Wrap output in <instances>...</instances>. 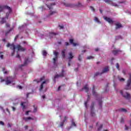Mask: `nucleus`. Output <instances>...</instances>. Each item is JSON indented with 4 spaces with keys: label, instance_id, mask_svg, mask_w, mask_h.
I'll list each match as a JSON object with an SVG mask.
<instances>
[{
    "label": "nucleus",
    "instance_id": "1",
    "mask_svg": "<svg viewBox=\"0 0 131 131\" xmlns=\"http://www.w3.org/2000/svg\"><path fill=\"white\" fill-rule=\"evenodd\" d=\"M7 48H10L11 50H13L14 52L15 50H17V51H20V52H24L26 49L24 48H23L20 45H17L15 46L14 44H10L8 43L7 45Z\"/></svg>",
    "mask_w": 131,
    "mask_h": 131
},
{
    "label": "nucleus",
    "instance_id": "2",
    "mask_svg": "<svg viewBox=\"0 0 131 131\" xmlns=\"http://www.w3.org/2000/svg\"><path fill=\"white\" fill-rule=\"evenodd\" d=\"M5 10H7V11L6 13V17L7 19H8L9 17V15L12 13V8L11 7L7 6V5H2L0 6V12H3V11H5Z\"/></svg>",
    "mask_w": 131,
    "mask_h": 131
},
{
    "label": "nucleus",
    "instance_id": "3",
    "mask_svg": "<svg viewBox=\"0 0 131 131\" xmlns=\"http://www.w3.org/2000/svg\"><path fill=\"white\" fill-rule=\"evenodd\" d=\"M1 82H3L4 81H6V84L8 85V84H10L13 82V78L12 77H7L6 80L3 79L2 77L0 78Z\"/></svg>",
    "mask_w": 131,
    "mask_h": 131
},
{
    "label": "nucleus",
    "instance_id": "4",
    "mask_svg": "<svg viewBox=\"0 0 131 131\" xmlns=\"http://www.w3.org/2000/svg\"><path fill=\"white\" fill-rule=\"evenodd\" d=\"M120 94L124 98H125V99H129V98H130V94L125 92V90L121 91Z\"/></svg>",
    "mask_w": 131,
    "mask_h": 131
},
{
    "label": "nucleus",
    "instance_id": "5",
    "mask_svg": "<svg viewBox=\"0 0 131 131\" xmlns=\"http://www.w3.org/2000/svg\"><path fill=\"white\" fill-rule=\"evenodd\" d=\"M129 79L128 80L127 85L125 87V90H130V83H131V73L129 74Z\"/></svg>",
    "mask_w": 131,
    "mask_h": 131
},
{
    "label": "nucleus",
    "instance_id": "6",
    "mask_svg": "<svg viewBox=\"0 0 131 131\" xmlns=\"http://www.w3.org/2000/svg\"><path fill=\"white\" fill-rule=\"evenodd\" d=\"M54 55L55 57L53 58V63L54 65H57V60H58V55H59V53L57 52L54 51Z\"/></svg>",
    "mask_w": 131,
    "mask_h": 131
},
{
    "label": "nucleus",
    "instance_id": "7",
    "mask_svg": "<svg viewBox=\"0 0 131 131\" xmlns=\"http://www.w3.org/2000/svg\"><path fill=\"white\" fill-rule=\"evenodd\" d=\"M108 71H109V67H106L103 69V70H102V73L97 72L95 73V76H97V75L103 74V73H106V72H108Z\"/></svg>",
    "mask_w": 131,
    "mask_h": 131
},
{
    "label": "nucleus",
    "instance_id": "8",
    "mask_svg": "<svg viewBox=\"0 0 131 131\" xmlns=\"http://www.w3.org/2000/svg\"><path fill=\"white\" fill-rule=\"evenodd\" d=\"M103 18H104V19L107 22H108L110 24H113V23H114L112 19L110 18V17L104 16Z\"/></svg>",
    "mask_w": 131,
    "mask_h": 131
},
{
    "label": "nucleus",
    "instance_id": "9",
    "mask_svg": "<svg viewBox=\"0 0 131 131\" xmlns=\"http://www.w3.org/2000/svg\"><path fill=\"white\" fill-rule=\"evenodd\" d=\"M46 83H47V81H43V82H42L40 86V88L39 89V91L40 92L42 90V89H43V86H45V85H46Z\"/></svg>",
    "mask_w": 131,
    "mask_h": 131
},
{
    "label": "nucleus",
    "instance_id": "10",
    "mask_svg": "<svg viewBox=\"0 0 131 131\" xmlns=\"http://www.w3.org/2000/svg\"><path fill=\"white\" fill-rule=\"evenodd\" d=\"M70 42L71 45H72L73 47H76V46H78L79 44L78 43H74L73 39H70Z\"/></svg>",
    "mask_w": 131,
    "mask_h": 131
},
{
    "label": "nucleus",
    "instance_id": "11",
    "mask_svg": "<svg viewBox=\"0 0 131 131\" xmlns=\"http://www.w3.org/2000/svg\"><path fill=\"white\" fill-rule=\"evenodd\" d=\"M63 76H64V74L63 73H62V74L59 75H55V76H54V81L55 80H56V79H57V78H59V77H63Z\"/></svg>",
    "mask_w": 131,
    "mask_h": 131
},
{
    "label": "nucleus",
    "instance_id": "12",
    "mask_svg": "<svg viewBox=\"0 0 131 131\" xmlns=\"http://www.w3.org/2000/svg\"><path fill=\"white\" fill-rule=\"evenodd\" d=\"M55 14H57L56 10L50 11L49 13V16H53V15H55Z\"/></svg>",
    "mask_w": 131,
    "mask_h": 131
},
{
    "label": "nucleus",
    "instance_id": "13",
    "mask_svg": "<svg viewBox=\"0 0 131 131\" xmlns=\"http://www.w3.org/2000/svg\"><path fill=\"white\" fill-rule=\"evenodd\" d=\"M27 104H28L27 102H23L21 103V106L23 107V109H24L26 106H27Z\"/></svg>",
    "mask_w": 131,
    "mask_h": 131
},
{
    "label": "nucleus",
    "instance_id": "14",
    "mask_svg": "<svg viewBox=\"0 0 131 131\" xmlns=\"http://www.w3.org/2000/svg\"><path fill=\"white\" fill-rule=\"evenodd\" d=\"M29 63H30V61H29V59H28V58H27L25 60V63L23 65H22V66H25L27 65V64H28Z\"/></svg>",
    "mask_w": 131,
    "mask_h": 131
},
{
    "label": "nucleus",
    "instance_id": "15",
    "mask_svg": "<svg viewBox=\"0 0 131 131\" xmlns=\"http://www.w3.org/2000/svg\"><path fill=\"white\" fill-rule=\"evenodd\" d=\"M73 55L72 54V53L70 52L69 54L68 59L70 61V60H71V59H73Z\"/></svg>",
    "mask_w": 131,
    "mask_h": 131
},
{
    "label": "nucleus",
    "instance_id": "16",
    "mask_svg": "<svg viewBox=\"0 0 131 131\" xmlns=\"http://www.w3.org/2000/svg\"><path fill=\"white\" fill-rule=\"evenodd\" d=\"M64 5L66 7H70V8H72L74 6L73 4H71L70 3H64Z\"/></svg>",
    "mask_w": 131,
    "mask_h": 131
},
{
    "label": "nucleus",
    "instance_id": "17",
    "mask_svg": "<svg viewBox=\"0 0 131 131\" xmlns=\"http://www.w3.org/2000/svg\"><path fill=\"white\" fill-rule=\"evenodd\" d=\"M32 119H33L31 117L24 118L25 121H29V120H32Z\"/></svg>",
    "mask_w": 131,
    "mask_h": 131
},
{
    "label": "nucleus",
    "instance_id": "18",
    "mask_svg": "<svg viewBox=\"0 0 131 131\" xmlns=\"http://www.w3.org/2000/svg\"><path fill=\"white\" fill-rule=\"evenodd\" d=\"M122 27V25L119 23H117L116 24V28L117 29L118 28H121Z\"/></svg>",
    "mask_w": 131,
    "mask_h": 131
},
{
    "label": "nucleus",
    "instance_id": "19",
    "mask_svg": "<svg viewBox=\"0 0 131 131\" xmlns=\"http://www.w3.org/2000/svg\"><path fill=\"white\" fill-rule=\"evenodd\" d=\"M53 6H55V3L51 4L50 5H47V7L49 8V10H52V9H53Z\"/></svg>",
    "mask_w": 131,
    "mask_h": 131
},
{
    "label": "nucleus",
    "instance_id": "20",
    "mask_svg": "<svg viewBox=\"0 0 131 131\" xmlns=\"http://www.w3.org/2000/svg\"><path fill=\"white\" fill-rule=\"evenodd\" d=\"M83 90H84L86 92H89V86H88V85H85L83 88Z\"/></svg>",
    "mask_w": 131,
    "mask_h": 131
},
{
    "label": "nucleus",
    "instance_id": "21",
    "mask_svg": "<svg viewBox=\"0 0 131 131\" xmlns=\"http://www.w3.org/2000/svg\"><path fill=\"white\" fill-rule=\"evenodd\" d=\"M119 52V50L115 49L113 51V53L114 54V55H117Z\"/></svg>",
    "mask_w": 131,
    "mask_h": 131
},
{
    "label": "nucleus",
    "instance_id": "22",
    "mask_svg": "<svg viewBox=\"0 0 131 131\" xmlns=\"http://www.w3.org/2000/svg\"><path fill=\"white\" fill-rule=\"evenodd\" d=\"M6 22V18H3L0 21V24H4V23H5Z\"/></svg>",
    "mask_w": 131,
    "mask_h": 131
},
{
    "label": "nucleus",
    "instance_id": "23",
    "mask_svg": "<svg viewBox=\"0 0 131 131\" xmlns=\"http://www.w3.org/2000/svg\"><path fill=\"white\" fill-rule=\"evenodd\" d=\"M94 21H95V22H97V23H101V22H100V20H99V18H98V17H94Z\"/></svg>",
    "mask_w": 131,
    "mask_h": 131
},
{
    "label": "nucleus",
    "instance_id": "24",
    "mask_svg": "<svg viewBox=\"0 0 131 131\" xmlns=\"http://www.w3.org/2000/svg\"><path fill=\"white\" fill-rule=\"evenodd\" d=\"M65 52H66V50H63L62 51L61 54L63 58H65Z\"/></svg>",
    "mask_w": 131,
    "mask_h": 131
},
{
    "label": "nucleus",
    "instance_id": "25",
    "mask_svg": "<svg viewBox=\"0 0 131 131\" xmlns=\"http://www.w3.org/2000/svg\"><path fill=\"white\" fill-rule=\"evenodd\" d=\"M67 119V117H65L64 119L63 120V122L60 123V126H63V123L65 122Z\"/></svg>",
    "mask_w": 131,
    "mask_h": 131
},
{
    "label": "nucleus",
    "instance_id": "26",
    "mask_svg": "<svg viewBox=\"0 0 131 131\" xmlns=\"http://www.w3.org/2000/svg\"><path fill=\"white\" fill-rule=\"evenodd\" d=\"M129 129V126L127 125H125V130H128Z\"/></svg>",
    "mask_w": 131,
    "mask_h": 131
},
{
    "label": "nucleus",
    "instance_id": "27",
    "mask_svg": "<svg viewBox=\"0 0 131 131\" xmlns=\"http://www.w3.org/2000/svg\"><path fill=\"white\" fill-rule=\"evenodd\" d=\"M3 71L4 73V74H7V73H9V72H8V71H6V70L5 69V68H3Z\"/></svg>",
    "mask_w": 131,
    "mask_h": 131
},
{
    "label": "nucleus",
    "instance_id": "28",
    "mask_svg": "<svg viewBox=\"0 0 131 131\" xmlns=\"http://www.w3.org/2000/svg\"><path fill=\"white\" fill-rule=\"evenodd\" d=\"M45 80V77H42V78H40V80L37 81V82H41L42 80Z\"/></svg>",
    "mask_w": 131,
    "mask_h": 131
},
{
    "label": "nucleus",
    "instance_id": "29",
    "mask_svg": "<svg viewBox=\"0 0 131 131\" xmlns=\"http://www.w3.org/2000/svg\"><path fill=\"white\" fill-rule=\"evenodd\" d=\"M48 53H47V51H46L45 50L42 51V55L43 56H47Z\"/></svg>",
    "mask_w": 131,
    "mask_h": 131
},
{
    "label": "nucleus",
    "instance_id": "30",
    "mask_svg": "<svg viewBox=\"0 0 131 131\" xmlns=\"http://www.w3.org/2000/svg\"><path fill=\"white\" fill-rule=\"evenodd\" d=\"M121 111H122V112H125V113L127 112V111L125 108H121Z\"/></svg>",
    "mask_w": 131,
    "mask_h": 131
},
{
    "label": "nucleus",
    "instance_id": "31",
    "mask_svg": "<svg viewBox=\"0 0 131 131\" xmlns=\"http://www.w3.org/2000/svg\"><path fill=\"white\" fill-rule=\"evenodd\" d=\"M119 81H124L125 79L123 78H119Z\"/></svg>",
    "mask_w": 131,
    "mask_h": 131
},
{
    "label": "nucleus",
    "instance_id": "32",
    "mask_svg": "<svg viewBox=\"0 0 131 131\" xmlns=\"http://www.w3.org/2000/svg\"><path fill=\"white\" fill-rule=\"evenodd\" d=\"M116 67L118 70H119V64L118 63L116 64Z\"/></svg>",
    "mask_w": 131,
    "mask_h": 131
},
{
    "label": "nucleus",
    "instance_id": "33",
    "mask_svg": "<svg viewBox=\"0 0 131 131\" xmlns=\"http://www.w3.org/2000/svg\"><path fill=\"white\" fill-rule=\"evenodd\" d=\"M59 29H64V26L63 25H59Z\"/></svg>",
    "mask_w": 131,
    "mask_h": 131
},
{
    "label": "nucleus",
    "instance_id": "34",
    "mask_svg": "<svg viewBox=\"0 0 131 131\" xmlns=\"http://www.w3.org/2000/svg\"><path fill=\"white\" fill-rule=\"evenodd\" d=\"M0 58L1 59H3V58H4V55H3V53L2 52L0 53Z\"/></svg>",
    "mask_w": 131,
    "mask_h": 131
},
{
    "label": "nucleus",
    "instance_id": "35",
    "mask_svg": "<svg viewBox=\"0 0 131 131\" xmlns=\"http://www.w3.org/2000/svg\"><path fill=\"white\" fill-rule=\"evenodd\" d=\"M87 59H88V60H91V59H94V57H93V56H88V57H87Z\"/></svg>",
    "mask_w": 131,
    "mask_h": 131
},
{
    "label": "nucleus",
    "instance_id": "36",
    "mask_svg": "<svg viewBox=\"0 0 131 131\" xmlns=\"http://www.w3.org/2000/svg\"><path fill=\"white\" fill-rule=\"evenodd\" d=\"M112 6H113L114 7H118V5H117V4L116 3H112Z\"/></svg>",
    "mask_w": 131,
    "mask_h": 131
},
{
    "label": "nucleus",
    "instance_id": "37",
    "mask_svg": "<svg viewBox=\"0 0 131 131\" xmlns=\"http://www.w3.org/2000/svg\"><path fill=\"white\" fill-rule=\"evenodd\" d=\"M122 73H123L124 75H125V74H126V70H123V71H122Z\"/></svg>",
    "mask_w": 131,
    "mask_h": 131
},
{
    "label": "nucleus",
    "instance_id": "38",
    "mask_svg": "<svg viewBox=\"0 0 131 131\" xmlns=\"http://www.w3.org/2000/svg\"><path fill=\"white\" fill-rule=\"evenodd\" d=\"M17 88L19 89V90H22V89H23V88L21 86H20V85L17 86Z\"/></svg>",
    "mask_w": 131,
    "mask_h": 131
},
{
    "label": "nucleus",
    "instance_id": "39",
    "mask_svg": "<svg viewBox=\"0 0 131 131\" xmlns=\"http://www.w3.org/2000/svg\"><path fill=\"white\" fill-rule=\"evenodd\" d=\"M72 125H73V126H76V124L73 121L72 122Z\"/></svg>",
    "mask_w": 131,
    "mask_h": 131
},
{
    "label": "nucleus",
    "instance_id": "40",
    "mask_svg": "<svg viewBox=\"0 0 131 131\" xmlns=\"http://www.w3.org/2000/svg\"><path fill=\"white\" fill-rule=\"evenodd\" d=\"M102 127H103V125H100L98 128V130H101V128H102Z\"/></svg>",
    "mask_w": 131,
    "mask_h": 131
},
{
    "label": "nucleus",
    "instance_id": "41",
    "mask_svg": "<svg viewBox=\"0 0 131 131\" xmlns=\"http://www.w3.org/2000/svg\"><path fill=\"white\" fill-rule=\"evenodd\" d=\"M4 122L0 121V125H4Z\"/></svg>",
    "mask_w": 131,
    "mask_h": 131
},
{
    "label": "nucleus",
    "instance_id": "42",
    "mask_svg": "<svg viewBox=\"0 0 131 131\" xmlns=\"http://www.w3.org/2000/svg\"><path fill=\"white\" fill-rule=\"evenodd\" d=\"M91 10H92L93 12H95V9L93 8V7H91Z\"/></svg>",
    "mask_w": 131,
    "mask_h": 131
},
{
    "label": "nucleus",
    "instance_id": "43",
    "mask_svg": "<svg viewBox=\"0 0 131 131\" xmlns=\"http://www.w3.org/2000/svg\"><path fill=\"white\" fill-rule=\"evenodd\" d=\"M81 59H82L81 56H79V57H78V60H79V61H80V60H81Z\"/></svg>",
    "mask_w": 131,
    "mask_h": 131
},
{
    "label": "nucleus",
    "instance_id": "44",
    "mask_svg": "<svg viewBox=\"0 0 131 131\" xmlns=\"http://www.w3.org/2000/svg\"><path fill=\"white\" fill-rule=\"evenodd\" d=\"M104 2H105V3H110V1L109 0H103Z\"/></svg>",
    "mask_w": 131,
    "mask_h": 131
},
{
    "label": "nucleus",
    "instance_id": "45",
    "mask_svg": "<svg viewBox=\"0 0 131 131\" xmlns=\"http://www.w3.org/2000/svg\"><path fill=\"white\" fill-rule=\"evenodd\" d=\"M65 45L66 46H69V43L68 42H66Z\"/></svg>",
    "mask_w": 131,
    "mask_h": 131
},
{
    "label": "nucleus",
    "instance_id": "46",
    "mask_svg": "<svg viewBox=\"0 0 131 131\" xmlns=\"http://www.w3.org/2000/svg\"><path fill=\"white\" fill-rule=\"evenodd\" d=\"M12 108L13 111H15L16 110V108H15L14 107H12Z\"/></svg>",
    "mask_w": 131,
    "mask_h": 131
},
{
    "label": "nucleus",
    "instance_id": "47",
    "mask_svg": "<svg viewBox=\"0 0 131 131\" xmlns=\"http://www.w3.org/2000/svg\"><path fill=\"white\" fill-rule=\"evenodd\" d=\"M24 128L25 129H27V128H28V126H25Z\"/></svg>",
    "mask_w": 131,
    "mask_h": 131
},
{
    "label": "nucleus",
    "instance_id": "48",
    "mask_svg": "<svg viewBox=\"0 0 131 131\" xmlns=\"http://www.w3.org/2000/svg\"><path fill=\"white\" fill-rule=\"evenodd\" d=\"M50 35H56V34L54 33H50Z\"/></svg>",
    "mask_w": 131,
    "mask_h": 131
},
{
    "label": "nucleus",
    "instance_id": "49",
    "mask_svg": "<svg viewBox=\"0 0 131 131\" xmlns=\"http://www.w3.org/2000/svg\"><path fill=\"white\" fill-rule=\"evenodd\" d=\"M91 114H92V116H94L95 115V113L92 112Z\"/></svg>",
    "mask_w": 131,
    "mask_h": 131
},
{
    "label": "nucleus",
    "instance_id": "50",
    "mask_svg": "<svg viewBox=\"0 0 131 131\" xmlns=\"http://www.w3.org/2000/svg\"><path fill=\"white\" fill-rule=\"evenodd\" d=\"M10 27V24H6V27Z\"/></svg>",
    "mask_w": 131,
    "mask_h": 131
},
{
    "label": "nucleus",
    "instance_id": "51",
    "mask_svg": "<svg viewBox=\"0 0 131 131\" xmlns=\"http://www.w3.org/2000/svg\"><path fill=\"white\" fill-rule=\"evenodd\" d=\"M29 112H30V111L26 112V115H28V113H29Z\"/></svg>",
    "mask_w": 131,
    "mask_h": 131
},
{
    "label": "nucleus",
    "instance_id": "52",
    "mask_svg": "<svg viewBox=\"0 0 131 131\" xmlns=\"http://www.w3.org/2000/svg\"><path fill=\"white\" fill-rule=\"evenodd\" d=\"M18 36V35L16 36V37L14 38V40H16L17 39Z\"/></svg>",
    "mask_w": 131,
    "mask_h": 131
},
{
    "label": "nucleus",
    "instance_id": "53",
    "mask_svg": "<svg viewBox=\"0 0 131 131\" xmlns=\"http://www.w3.org/2000/svg\"><path fill=\"white\" fill-rule=\"evenodd\" d=\"M86 104H88V102H85L84 105H85V106L86 107H87V106H86Z\"/></svg>",
    "mask_w": 131,
    "mask_h": 131
},
{
    "label": "nucleus",
    "instance_id": "54",
    "mask_svg": "<svg viewBox=\"0 0 131 131\" xmlns=\"http://www.w3.org/2000/svg\"><path fill=\"white\" fill-rule=\"evenodd\" d=\"M16 58H20V55H19V54H17L16 55Z\"/></svg>",
    "mask_w": 131,
    "mask_h": 131
},
{
    "label": "nucleus",
    "instance_id": "55",
    "mask_svg": "<svg viewBox=\"0 0 131 131\" xmlns=\"http://www.w3.org/2000/svg\"><path fill=\"white\" fill-rule=\"evenodd\" d=\"M30 94V93H28V94H27V98H28V96H29Z\"/></svg>",
    "mask_w": 131,
    "mask_h": 131
},
{
    "label": "nucleus",
    "instance_id": "56",
    "mask_svg": "<svg viewBox=\"0 0 131 131\" xmlns=\"http://www.w3.org/2000/svg\"><path fill=\"white\" fill-rule=\"evenodd\" d=\"M95 51H96V52H98V51H99V49H96Z\"/></svg>",
    "mask_w": 131,
    "mask_h": 131
},
{
    "label": "nucleus",
    "instance_id": "57",
    "mask_svg": "<svg viewBox=\"0 0 131 131\" xmlns=\"http://www.w3.org/2000/svg\"><path fill=\"white\" fill-rule=\"evenodd\" d=\"M42 99H45V98H46V97L45 96V95H43L42 96Z\"/></svg>",
    "mask_w": 131,
    "mask_h": 131
},
{
    "label": "nucleus",
    "instance_id": "58",
    "mask_svg": "<svg viewBox=\"0 0 131 131\" xmlns=\"http://www.w3.org/2000/svg\"><path fill=\"white\" fill-rule=\"evenodd\" d=\"M60 89H61V86L58 87V91H59L60 90Z\"/></svg>",
    "mask_w": 131,
    "mask_h": 131
},
{
    "label": "nucleus",
    "instance_id": "59",
    "mask_svg": "<svg viewBox=\"0 0 131 131\" xmlns=\"http://www.w3.org/2000/svg\"><path fill=\"white\" fill-rule=\"evenodd\" d=\"M121 122H123V119H122L121 120Z\"/></svg>",
    "mask_w": 131,
    "mask_h": 131
},
{
    "label": "nucleus",
    "instance_id": "60",
    "mask_svg": "<svg viewBox=\"0 0 131 131\" xmlns=\"http://www.w3.org/2000/svg\"><path fill=\"white\" fill-rule=\"evenodd\" d=\"M99 11H100L101 14H102V10L100 9Z\"/></svg>",
    "mask_w": 131,
    "mask_h": 131
},
{
    "label": "nucleus",
    "instance_id": "61",
    "mask_svg": "<svg viewBox=\"0 0 131 131\" xmlns=\"http://www.w3.org/2000/svg\"><path fill=\"white\" fill-rule=\"evenodd\" d=\"M36 111V108H34V112H35Z\"/></svg>",
    "mask_w": 131,
    "mask_h": 131
},
{
    "label": "nucleus",
    "instance_id": "62",
    "mask_svg": "<svg viewBox=\"0 0 131 131\" xmlns=\"http://www.w3.org/2000/svg\"><path fill=\"white\" fill-rule=\"evenodd\" d=\"M68 66H70V62L68 63Z\"/></svg>",
    "mask_w": 131,
    "mask_h": 131
},
{
    "label": "nucleus",
    "instance_id": "63",
    "mask_svg": "<svg viewBox=\"0 0 131 131\" xmlns=\"http://www.w3.org/2000/svg\"><path fill=\"white\" fill-rule=\"evenodd\" d=\"M93 95H95V91H93Z\"/></svg>",
    "mask_w": 131,
    "mask_h": 131
},
{
    "label": "nucleus",
    "instance_id": "64",
    "mask_svg": "<svg viewBox=\"0 0 131 131\" xmlns=\"http://www.w3.org/2000/svg\"><path fill=\"white\" fill-rule=\"evenodd\" d=\"M8 126H11V125H10V124H8Z\"/></svg>",
    "mask_w": 131,
    "mask_h": 131
}]
</instances>
